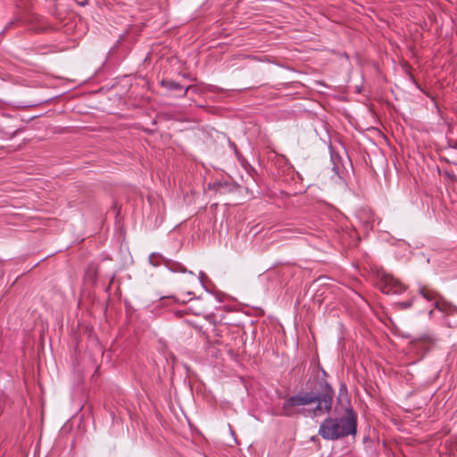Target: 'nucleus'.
Returning <instances> with one entry per match:
<instances>
[{
	"mask_svg": "<svg viewBox=\"0 0 457 457\" xmlns=\"http://www.w3.org/2000/svg\"><path fill=\"white\" fill-rule=\"evenodd\" d=\"M423 339L426 341V342H429V343H433L435 341V338L433 337V336L431 335H426L423 337Z\"/></svg>",
	"mask_w": 457,
	"mask_h": 457,
	"instance_id": "nucleus-10",
	"label": "nucleus"
},
{
	"mask_svg": "<svg viewBox=\"0 0 457 457\" xmlns=\"http://www.w3.org/2000/svg\"><path fill=\"white\" fill-rule=\"evenodd\" d=\"M380 288L386 295H399L406 290V287L392 275L386 274L380 279Z\"/></svg>",
	"mask_w": 457,
	"mask_h": 457,
	"instance_id": "nucleus-4",
	"label": "nucleus"
},
{
	"mask_svg": "<svg viewBox=\"0 0 457 457\" xmlns=\"http://www.w3.org/2000/svg\"><path fill=\"white\" fill-rule=\"evenodd\" d=\"M193 295V293H192V292H190V291H188V292H187L186 295H185V296H183L182 298H177V297H175V296H171V297H172V298L175 300V302H177V303H186L187 301H189V300L191 299V298H187L186 296H190V295Z\"/></svg>",
	"mask_w": 457,
	"mask_h": 457,
	"instance_id": "nucleus-8",
	"label": "nucleus"
},
{
	"mask_svg": "<svg viewBox=\"0 0 457 457\" xmlns=\"http://www.w3.org/2000/svg\"><path fill=\"white\" fill-rule=\"evenodd\" d=\"M412 304V301H405V302H402L399 303V305L403 308V309H407L409 307H411Z\"/></svg>",
	"mask_w": 457,
	"mask_h": 457,
	"instance_id": "nucleus-9",
	"label": "nucleus"
},
{
	"mask_svg": "<svg viewBox=\"0 0 457 457\" xmlns=\"http://www.w3.org/2000/svg\"><path fill=\"white\" fill-rule=\"evenodd\" d=\"M320 394L303 392L288 397L282 405L281 415L293 417L294 415L301 412V406L315 403H317L314 409L315 414L329 412L332 408L335 392L332 386L326 380L320 382Z\"/></svg>",
	"mask_w": 457,
	"mask_h": 457,
	"instance_id": "nucleus-1",
	"label": "nucleus"
},
{
	"mask_svg": "<svg viewBox=\"0 0 457 457\" xmlns=\"http://www.w3.org/2000/svg\"><path fill=\"white\" fill-rule=\"evenodd\" d=\"M80 5L84 6L87 4V0H83L81 2L79 3Z\"/></svg>",
	"mask_w": 457,
	"mask_h": 457,
	"instance_id": "nucleus-11",
	"label": "nucleus"
},
{
	"mask_svg": "<svg viewBox=\"0 0 457 457\" xmlns=\"http://www.w3.org/2000/svg\"><path fill=\"white\" fill-rule=\"evenodd\" d=\"M162 85L166 87L167 89L169 90H171V91H176V90H183L184 89V87L176 82V81H173V80H162Z\"/></svg>",
	"mask_w": 457,
	"mask_h": 457,
	"instance_id": "nucleus-7",
	"label": "nucleus"
},
{
	"mask_svg": "<svg viewBox=\"0 0 457 457\" xmlns=\"http://www.w3.org/2000/svg\"><path fill=\"white\" fill-rule=\"evenodd\" d=\"M436 309L443 314L445 322L448 327L457 326V307L453 303L442 297L436 301ZM434 310L435 308L429 312L430 316Z\"/></svg>",
	"mask_w": 457,
	"mask_h": 457,
	"instance_id": "nucleus-3",
	"label": "nucleus"
},
{
	"mask_svg": "<svg viewBox=\"0 0 457 457\" xmlns=\"http://www.w3.org/2000/svg\"><path fill=\"white\" fill-rule=\"evenodd\" d=\"M357 419V413L348 406L345 409L344 415L326 418L320 425L319 435L328 441H336L348 436H355Z\"/></svg>",
	"mask_w": 457,
	"mask_h": 457,
	"instance_id": "nucleus-2",
	"label": "nucleus"
},
{
	"mask_svg": "<svg viewBox=\"0 0 457 457\" xmlns=\"http://www.w3.org/2000/svg\"><path fill=\"white\" fill-rule=\"evenodd\" d=\"M166 267L171 271V272H182V273H187L190 277H194V273L190 270H187L182 264L175 262H167Z\"/></svg>",
	"mask_w": 457,
	"mask_h": 457,
	"instance_id": "nucleus-6",
	"label": "nucleus"
},
{
	"mask_svg": "<svg viewBox=\"0 0 457 457\" xmlns=\"http://www.w3.org/2000/svg\"><path fill=\"white\" fill-rule=\"evenodd\" d=\"M188 88L189 87H187L184 89L183 94H182L183 96H185L187 95Z\"/></svg>",
	"mask_w": 457,
	"mask_h": 457,
	"instance_id": "nucleus-12",
	"label": "nucleus"
},
{
	"mask_svg": "<svg viewBox=\"0 0 457 457\" xmlns=\"http://www.w3.org/2000/svg\"><path fill=\"white\" fill-rule=\"evenodd\" d=\"M419 293L428 302H433L434 306L436 307V301L442 298L441 295L435 290L428 287H420L419 289Z\"/></svg>",
	"mask_w": 457,
	"mask_h": 457,
	"instance_id": "nucleus-5",
	"label": "nucleus"
}]
</instances>
